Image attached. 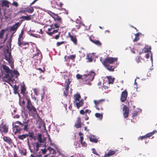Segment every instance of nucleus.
Here are the masks:
<instances>
[{
    "instance_id": "f257e3e1",
    "label": "nucleus",
    "mask_w": 157,
    "mask_h": 157,
    "mask_svg": "<svg viewBox=\"0 0 157 157\" xmlns=\"http://www.w3.org/2000/svg\"><path fill=\"white\" fill-rule=\"evenodd\" d=\"M29 122L30 121L29 120L25 121H23L22 122L18 121L16 122V124H19V126L15 125L13 126V130L15 134H16L17 133H20V132L22 130L28 132L25 134L22 135H18V137H34L33 132L29 130L30 125Z\"/></svg>"
},
{
    "instance_id": "f03ea898",
    "label": "nucleus",
    "mask_w": 157,
    "mask_h": 157,
    "mask_svg": "<svg viewBox=\"0 0 157 157\" xmlns=\"http://www.w3.org/2000/svg\"><path fill=\"white\" fill-rule=\"evenodd\" d=\"M95 74L93 71H91L86 74L83 75V83L85 84L90 85L93 79Z\"/></svg>"
},
{
    "instance_id": "7ed1b4c3",
    "label": "nucleus",
    "mask_w": 157,
    "mask_h": 157,
    "mask_svg": "<svg viewBox=\"0 0 157 157\" xmlns=\"http://www.w3.org/2000/svg\"><path fill=\"white\" fill-rule=\"evenodd\" d=\"M117 58L108 57L104 59L102 57H101L100 60L104 66H106L107 65L111 64L113 63L115 61L117 60Z\"/></svg>"
},
{
    "instance_id": "20e7f679",
    "label": "nucleus",
    "mask_w": 157,
    "mask_h": 157,
    "mask_svg": "<svg viewBox=\"0 0 157 157\" xmlns=\"http://www.w3.org/2000/svg\"><path fill=\"white\" fill-rule=\"evenodd\" d=\"M25 99L27 101L26 104L27 109L29 111L33 112L34 113L36 112V109L32 104L30 98H29L26 96L25 97Z\"/></svg>"
},
{
    "instance_id": "39448f33",
    "label": "nucleus",
    "mask_w": 157,
    "mask_h": 157,
    "mask_svg": "<svg viewBox=\"0 0 157 157\" xmlns=\"http://www.w3.org/2000/svg\"><path fill=\"white\" fill-rule=\"evenodd\" d=\"M105 101L104 99H102L98 100H94V102L95 104V107L98 110H103V106L104 103Z\"/></svg>"
},
{
    "instance_id": "423d86ee",
    "label": "nucleus",
    "mask_w": 157,
    "mask_h": 157,
    "mask_svg": "<svg viewBox=\"0 0 157 157\" xmlns=\"http://www.w3.org/2000/svg\"><path fill=\"white\" fill-rule=\"evenodd\" d=\"M2 67L4 71L6 73V77L7 78L9 77V80H11V78L10 77H13L12 70H11L8 67L4 65H2Z\"/></svg>"
},
{
    "instance_id": "0eeeda50",
    "label": "nucleus",
    "mask_w": 157,
    "mask_h": 157,
    "mask_svg": "<svg viewBox=\"0 0 157 157\" xmlns=\"http://www.w3.org/2000/svg\"><path fill=\"white\" fill-rule=\"evenodd\" d=\"M151 47H150L149 48H144L141 50L139 52V54L140 55H141V54L144 53L145 54L144 56L147 59H148L150 55L149 54V52L151 53Z\"/></svg>"
},
{
    "instance_id": "6e6552de",
    "label": "nucleus",
    "mask_w": 157,
    "mask_h": 157,
    "mask_svg": "<svg viewBox=\"0 0 157 157\" xmlns=\"http://www.w3.org/2000/svg\"><path fill=\"white\" fill-rule=\"evenodd\" d=\"M66 78H67V79L65 81L66 84H65L64 86L65 90L63 92V95L66 97L68 94V91L71 82L70 81L69 79L67 76H66Z\"/></svg>"
},
{
    "instance_id": "1a4fd4ad",
    "label": "nucleus",
    "mask_w": 157,
    "mask_h": 157,
    "mask_svg": "<svg viewBox=\"0 0 157 157\" xmlns=\"http://www.w3.org/2000/svg\"><path fill=\"white\" fill-rule=\"evenodd\" d=\"M6 52L4 54L5 59L10 64L12 63V57L11 56V52H9L8 48L6 50Z\"/></svg>"
},
{
    "instance_id": "9d476101",
    "label": "nucleus",
    "mask_w": 157,
    "mask_h": 157,
    "mask_svg": "<svg viewBox=\"0 0 157 157\" xmlns=\"http://www.w3.org/2000/svg\"><path fill=\"white\" fill-rule=\"evenodd\" d=\"M17 44L18 45L21 47H23V48L25 49L29 47V44L28 42L23 41L21 40H18Z\"/></svg>"
},
{
    "instance_id": "9b49d317",
    "label": "nucleus",
    "mask_w": 157,
    "mask_h": 157,
    "mask_svg": "<svg viewBox=\"0 0 157 157\" xmlns=\"http://www.w3.org/2000/svg\"><path fill=\"white\" fill-rule=\"evenodd\" d=\"M24 21V20H20V21L21 22L20 23V22H17L14 25H13L11 27L10 29V31H14V33H15L21 25V23Z\"/></svg>"
},
{
    "instance_id": "f8f14e48",
    "label": "nucleus",
    "mask_w": 157,
    "mask_h": 157,
    "mask_svg": "<svg viewBox=\"0 0 157 157\" xmlns=\"http://www.w3.org/2000/svg\"><path fill=\"white\" fill-rule=\"evenodd\" d=\"M129 112V109L126 105H124L123 108V116L124 118L128 117Z\"/></svg>"
},
{
    "instance_id": "ddd939ff",
    "label": "nucleus",
    "mask_w": 157,
    "mask_h": 157,
    "mask_svg": "<svg viewBox=\"0 0 157 157\" xmlns=\"http://www.w3.org/2000/svg\"><path fill=\"white\" fill-rule=\"evenodd\" d=\"M8 130V126L3 123L0 124V131L1 132L6 133Z\"/></svg>"
},
{
    "instance_id": "4468645a",
    "label": "nucleus",
    "mask_w": 157,
    "mask_h": 157,
    "mask_svg": "<svg viewBox=\"0 0 157 157\" xmlns=\"http://www.w3.org/2000/svg\"><path fill=\"white\" fill-rule=\"evenodd\" d=\"M128 96V93L126 90L122 91L121 94V101L122 102H124L126 100Z\"/></svg>"
},
{
    "instance_id": "2eb2a0df",
    "label": "nucleus",
    "mask_w": 157,
    "mask_h": 157,
    "mask_svg": "<svg viewBox=\"0 0 157 157\" xmlns=\"http://www.w3.org/2000/svg\"><path fill=\"white\" fill-rule=\"evenodd\" d=\"M42 138H38V140L39 143L40 144H39L38 142L36 143V151H38V148L40 146V145H43L44 144V143L45 141L46 140V138H43V139H42Z\"/></svg>"
},
{
    "instance_id": "dca6fc26",
    "label": "nucleus",
    "mask_w": 157,
    "mask_h": 157,
    "mask_svg": "<svg viewBox=\"0 0 157 157\" xmlns=\"http://www.w3.org/2000/svg\"><path fill=\"white\" fill-rule=\"evenodd\" d=\"M37 137H50L49 135L46 130H45L42 133H37Z\"/></svg>"
},
{
    "instance_id": "f3484780",
    "label": "nucleus",
    "mask_w": 157,
    "mask_h": 157,
    "mask_svg": "<svg viewBox=\"0 0 157 157\" xmlns=\"http://www.w3.org/2000/svg\"><path fill=\"white\" fill-rule=\"evenodd\" d=\"M52 17L55 21L57 22L59 25H60L62 23L61 18L57 14H54V16Z\"/></svg>"
},
{
    "instance_id": "a211bd4d",
    "label": "nucleus",
    "mask_w": 157,
    "mask_h": 157,
    "mask_svg": "<svg viewBox=\"0 0 157 157\" xmlns=\"http://www.w3.org/2000/svg\"><path fill=\"white\" fill-rule=\"evenodd\" d=\"M68 36L70 38L71 40L73 43L75 45L78 44L77 39L76 36L71 35L70 33H68Z\"/></svg>"
},
{
    "instance_id": "6ab92c4d",
    "label": "nucleus",
    "mask_w": 157,
    "mask_h": 157,
    "mask_svg": "<svg viewBox=\"0 0 157 157\" xmlns=\"http://www.w3.org/2000/svg\"><path fill=\"white\" fill-rule=\"evenodd\" d=\"M82 124L81 122V119L80 117H77V121H76L75 126L77 128H78L81 127L82 125Z\"/></svg>"
},
{
    "instance_id": "aec40b11",
    "label": "nucleus",
    "mask_w": 157,
    "mask_h": 157,
    "mask_svg": "<svg viewBox=\"0 0 157 157\" xmlns=\"http://www.w3.org/2000/svg\"><path fill=\"white\" fill-rule=\"evenodd\" d=\"M116 152V151L110 150L107 153L105 154L104 156H102L101 157H109L114 155Z\"/></svg>"
},
{
    "instance_id": "412c9836",
    "label": "nucleus",
    "mask_w": 157,
    "mask_h": 157,
    "mask_svg": "<svg viewBox=\"0 0 157 157\" xmlns=\"http://www.w3.org/2000/svg\"><path fill=\"white\" fill-rule=\"evenodd\" d=\"M75 102L76 106L78 109H79L80 107L82 106L84 103L83 100L82 99L75 101Z\"/></svg>"
},
{
    "instance_id": "4be33fe9",
    "label": "nucleus",
    "mask_w": 157,
    "mask_h": 157,
    "mask_svg": "<svg viewBox=\"0 0 157 157\" xmlns=\"http://www.w3.org/2000/svg\"><path fill=\"white\" fill-rule=\"evenodd\" d=\"M93 39V37H92L91 36L90 37V40L93 43H94L95 44L98 46H100L101 45V43L100 42V41L99 40H94Z\"/></svg>"
},
{
    "instance_id": "5701e85b",
    "label": "nucleus",
    "mask_w": 157,
    "mask_h": 157,
    "mask_svg": "<svg viewBox=\"0 0 157 157\" xmlns=\"http://www.w3.org/2000/svg\"><path fill=\"white\" fill-rule=\"evenodd\" d=\"M108 70L110 71H114L115 67L114 66L111 65L110 64H108L106 66H104Z\"/></svg>"
},
{
    "instance_id": "b1692460",
    "label": "nucleus",
    "mask_w": 157,
    "mask_h": 157,
    "mask_svg": "<svg viewBox=\"0 0 157 157\" xmlns=\"http://www.w3.org/2000/svg\"><path fill=\"white\" fill-rule=\"evenodd\" d=\"M157 131L156 130H155L151 132H150L147 134L146 135L144 136H140V137H150L151 136L155 133Z\"/></svg>"
},
{
    "instance_id": "393cba45",
    "label": "nucleus",
    "mask_w": 157,
    "mask_h": 157,
    "mask_svg": "<svg viewBox=\"0 0 157 157\" xmlns=\"http://www.w3.org/2000/svg\"><path fill=\"white\" fill-rule=\"evenodd\" d=\"M26 12H27L28 13H33L34 11V9L33 7H29L25 8Z\"/></svg>"
},
{
    "instance_id": "a878e982",
    "label": "nucleus",
    "mask_w": 157,
    "mask_h": 157,
    "mask_svg": "<svg viewBox=\"0 0 157 157\" xmlns=\"http://www.w3.org/2000/svg\"><path fill=\"white\" fill-rule=\"evenodd\" d=\"M32 15H28L27 16H22L21 17H20V18H22L24 19V20L26 21H29L31 20V17L32 16Z\"/></svg>"
},
{
    "instance_id": "bb28decb",
    "label": "nucleus",
    "mask_w": 157,
    "mask_h": 157,
    "mask_svg": "<svg viewBox=\"0 0 157 157\" xmlns=\"http://www.w3.org/2000/svg\"><path fill=\"white\" fill-rule=\"evenodd\" d=\"M74 102L77 101L78 100H80V99L81 98V96L79 94H77L74 95Z\"/></svg>"
},
{
    "instance_id": "cd10ccee",
    "label": "nucleus",
    "mask_w": 157,
    "mask_h": 157,
    "mask_svg": "<svg viewBox=\"0 0 157 157\" xmlns=\"http://www.w3.org/2000/svg\"><path fill=\"white\" fill-rule=\"evenodd\" d=\"M107 79L108 81V83L113 84L114 82L115 78H112L111 76H108L107 77Z\"/></svg>"
},
{
    "instance_id": "c85d7f7f",
    "label": "nucleus",
    "mask_w": 157,
    "mask_h": 157,
    "mask_svg": "<svg viewBox=\"0 0 157 157\" xmlns=\"http://www.w3.org/2000/svg\"><path fill=\"white\" fill-rule=\"evenodd\" d=\"M4 140L10 144H12L13 143L10 138H3Z\"/></svg>"
},
{
    "instance_id": "c756f323",
    "label": "nucleus",
    "mask_w": 157,
    "mask_h": 157,
    "mask_svg": "<svg viewBox=\"0 0 157 157\" xmlns=\"http://www.w3.org/2000/svg\"><path fill=\"white\" fill-rule=\"evenodd\" d=\"M26 88L25 87V85L24 84L22 86L21 88V93L24 95L25 94V91H26Z\"/></svg>"
},
{
    "instance_id": "7c9ffc66",
    "label": "nucleus",
    "mask_w": 157,
    "mask_h": 157,
    "mask_svg": "<svg viewBox=\"0 0 157 157\" xmlns=\"http://www.w3.org/2000/svg\"><path fill=\"white\" fill-rule=\"evenodd\" d=\"M86 59L88 60V61L90 62H92L93 60L92 55L91 54H89L87 55Z\"/></svg>"
},
{
    "instance_id": "2f4dec72",
    "label": "nucleus",
    "mask_w": 157,
    "mask_h": 157,
    "mask_svg": "<svg viewBox=\"0 0 157 157\" xmlns=\"http://www.w3.org/2000/svg\"><path fill=\"white\" fill-rule=\"evenodd\" d=\"M14 93L15 94H18V90L19 89V86L17 85H14L13 87Z\"/></svg>"
},
{
    "instance_id": "473e14b6",
    "label": "nucleus",
    "mask_w": 157,
    "mask_h": 157,
    "mask_svg": "<svg viewBox=\"0 0 157 157\" xmlns=\"http://www.w3.org/2000/svg\"><path fill=\"white\" fill-rule=\"evenodd\" d=\"M7 30V29H2L0 32V39H2L3 38V35L6 31Z\"/></svg>"
},
{
    "instance_id": "72a5a7b5",
    "label": "nucleus",
    "mask_w": 157,
    "mask_h": 157,
    "mask_svg": "<svg viewBox=\"0 0 157 157\" xmlns=\"http://www.w3.org/2000/svg\"><path fill=\"white\" fill-rule=\"evenodd\" d=\"M58 29H54L52 31L47 32V33L49 36H51L53 34L57 33L58 32Z\"/></svg>"
},
{
    "instance_id": "f704fd0d",
    "label": "nucleus",
    "mask_w": 157,
    "mask_h": 157,
    "mask_svg": "<svg viewBox=\"0 0 157 157\" xmlns=\"http://www.w3.org/2000/svg\"><path fill=\"white\" fill-rule=\"evenodd\" d=\"M47 150L49 151V153L51 154H54L56 153L54 149L51 147H48L47 148Z\"/></svg>"
},
{
    "instance_id": "c9c22d12",
    "label": "nucleus",
    "mask_w": 157,
    "mask_h": 157,
    "mask_svg": "<svg viewBox=\"0 0 157 157\" xmlns=\"http://www.w3.org/2000/svg\"><path fill=\"white\" fill-rule=\"evenodd\" d=\"M81 24H80L76 23V24L75 25V27L73 28L72 29V30L73 31H77L76 29L78 30L80 27Z\"/></svg>"
},
{
    "instance_id": "e433bc0d",
    "label": "nucleus",
    "mask_w": 157,
    "mask_h": 157,
    "mask_svg": "<svg viewBox=\"0 0 157 157\" xmlns=\"http://www.w3.org/2000/svg\"><path fill=\"white\" fill-rule=\"evenodd\" d=\"M2 6H5L8 7H9V2L7 1H3L2 3Z\"/></svg>"
},
{
    "instance_id": "4c0bfd02",
    "label": "nucleus",
    "mask_w": 157,
    "mask_h": 157,
    "mask_svg": "<svg viewBox=\"0 0 157 157\" xmlns=\"http://www.w3.org/2000/svg\"><path fill=\"white\" fill-rule=\"evenodd\" d=\"M19 153L22 155H26V151L25 149H22L19 150Z\"/></svg>"
},
{
    "instance_id": "58836bf2",
    "label": "nucleus",
    "mask_w": 157,
    "mask_h": 157,
    "mask_svg": "<svg viewBox=\"0 0 157 157\" xmlns=\"http://www.w3.org/2000/svg\"><path fill=\"white\" fill-rule=\"evenodd\" d=\"M84 138H80V142L82 147H86L87 145L85 142H83Z\"/></svg>"
},
{
    "instance_id": "ea45409f",
    "label": "nucleus",
    "mask_w": 157,
    "mask_h": 157,
    "mask_svg": "<svg viewBox=\"0 0 157 157\" xmlns=\"http://www.w3.org/2000/svg\"><path fill=\"white\" fill-rule=\"evenodd\" d=\"M95 116L96 117L99 118L101 120L103 116L102 114H101L99 113H96L95 114Z\"/></svg>"
},
{
    "instance_id": "a19ab883",
    "label": "nucleus",
    "mask_w": 157,
    "mask_h": 157,
    "mask_svg": "<svg viewBox=\"0 0 157 157\" xmlns=\"http://www.w3.org/2000/svg\"><path fill=\"white\" fill-rule=\"evenodd\" d=\"M24 33V31L23 30H21L20 34L19 35V37L18 38V40H21V38L22 37V36Z\"/></svg>"
},
{
    "instance_id": "79ce46f5",
    "label": "nucleus",
    "mask_w": 157,
    "mask_h": 157,
    "mask_svg": "<svg viewBox=\"0 0 157 157\" xmlns=\"http://www.w3.org/2000/svg\"><path fill=\"white\" fill-rule=\"evenodd\" d=\"M76 57V55L75 54L71 55L69 56H67V58L68 59L74 60Z\"/></svg>"
},
{
    "instance_id": "37998d69",
    "label": "nucleus",
    "mask_w": 157,
    "mask_h": 157,
    "mask_svg": "<svg viewBox=\"0 0 157 157\" xmlns=\"http://www.w3.org/2000/svg\"><path fill=\"white\" fill-rule=\"evenodd\" d=\"M83 75H81L79 74H77L76 75V77L77 79H81L83 81Z\"/></svg>"
},
{
    "instance_id": "c03bdc74",
    "label": "nucleus",
    "mask_w": 157,
    "mask_h": 157,
    "mask_svg": "<svg viewBox=\"0 0 157 157\" xmlns=\"http://www.w3.org/2000/svg\"><path fill=\"white\" fill-rule=\"evenodd\" d=\"M90 140L93 143H97L98 142V140L96 138H89Z\"/></svg>"
},
{
    "instance_id": "a18cd8bd",
    "label": "nucleus",
    "mask_w": 157,
    "mask_h": 157,
    "mask_svg": "<svg viewBox=\"0 0 157 157\" xmlns=\"http://www.w3.org/2000/svg\"><path fill=\"white\" fill-rule=\"evenodd\" d=\"M25 8H24L21 10H20L17 12V13L18 14L21 13H26V11H25Z\"/></svg>"
},
{
    "instance_id": "49530a36",
    "label": "nucleus",
    "mask_w": 157,
    "mask_h": 157,
    "mask_svg": "<svg viewBox=\"0 0 157 157\" xmlns=\"http://www.w3.org/2000/svg\"><path fill=\"white\" fill-rule=\"evenodd\" d=\"M34 93L35 95L37 96L38 94V90L36 88H35L33 89Z\"/></svg>"
},
{
    "instance_id": "de8ad7c7",
    "label": "nucleus",
    "mask_w": 157,
    "mask_h": 157,
    "mask_svg": "<svg viewBox=\"0 0 157 157\" xmlns=\"http://www.w3.org/2000/svg\"><path fill=\"white\" fill-rule=\"evenodd\" d=\"M92 152L95 155H96L97 156H100L97 153V151L95 148H92Z\"/></svg>"
},
{
    "instance_id": "09e8293b",
    "label": "nucleus",
    "mask_w": 157,
    "mask_h": 157,
    "mask_svg": "<svg viewBox=\"0 0 157 157\" xmlns=\"http://www.w3.org/2000/svg\"><path fill=\"white\" fill-rule=\"evenodd\" d=\"M138 112L136 111H134L132 113V117L134 119L137 115Z\"/></svg>"
},
{
    "instance_id": "8fccbe9b",
    "label": "nucleus",
    "mask_w": 157,
    "mask_h": 157,
    "mask_svg": "<svg viewBox=\"0 0 157 157\" xmlns=\"http://www.w3.org/2000/svg\"><path fill=\"white\" fill-rule=\"evenodd\" d=\"M65 43H66V42L65 41H62L60 42H57V43H56V45L57 46H59L60 45H61L63 44H64Z\"/></svg>"
},
{
    "instance_id": "3c124183",
    "label": "nucleus",
    "mask_w": 157,
    "mask_h": 157,
    "mask_svg": "<svg viewBox=\"0 0 157 157\" xmlns=\"http://www.w3.org/2000/svg\"><path fill=\"white\" fill-rule=\"evenodd\" d=\"M39 55H40L41 56H42V55L41 54L40 51H39L36 53L33 54V57H35V56H38Z\"/></svg>"
},
{
    "instance_id": "603ef678",
    "label": "nucleus",
    "mask_w": 157,
    "mask_h": 157,
    "mask_svg": "<svg viewBox=\"0 0 157 157\" xmlns=\"http://www.w3.org/2000/svg\"><path fill=\"white\" fill-rule=\"evenodd\" d=\"M37 69L39 70L40 72L42 73H44L45 70L44 67H43V69H41V68H37Z\"/></svg>"
},
{
    "instance_id": "864d4df0",
    "label": "nucleus",
    "mask_w": 157,
    "mask_h": 157,
    "mask_svg": "<svg viewBox=\"0 0 157 157\" xmlns=\"http://www.w3.org/2000/svg\"><path fill=\"white\" fill-rule=\"evenodd\" d=\"M60 33L59 32L58 34L56 35L55 37H53V38L56 40L58 39L59 37Z\"/></svg>"
},
{
    "instance_id": "5fc2aeb1",
    "label": "nucleus",
    "mask_w": 157,
    "mask_h": 157,
    "mask_svg": "<svg viewBox=\"0 0 157 157\" xmlns=\"http://www.w3.org/2000/svg\"><path fill=\"white\" fill-rule=\"evenodd\" d=\"M13 74H14L16 75L19 76V73L18 71L17 70H13Z\"/></svg>"
},
{
    "instance_id": "6e6d98bb",
    "label": "nucleus",
    "mask_w": 157,
    "mask_h": 157,
    "mask_svg": "<svg viewBox=\"0 0 157 157\" xmlns=\"http://www.w3.org/2000/svg\"><path fill=\"white\" fill-rule=\"evenodd\" d=\"M139 39V37L135 36V38L134 39L133 41L134 42L137 41Z\"/></svg>"
},
{
    "instance_id": "4d7b16f0",
    "label": "nucleus",
    "mask_w": 157,
    "mask_h": 157,
    "mask_svg": "<svg viewBox=\"0 0 157 157\" xmlns=\"http://www.w3.org/2000/svg\"><path fill=\"white\" fill-rule=\"evenodd\" d=\"M41 150L42 151V153L44 154H45L46 153V152L48 151L47 150V149H41Z\"/></svg>"
},
{
    "instance_id": "13d9d810",
    "label": "nucleus",
    "mask_w": 157,
    "mask_h": 157,
    "mask_svg": "<svg viewBox=\"0 0 157 157\" xmlns=\"http://www.w3.org/2000/svg\"><path fill=\"white\" fill-rule=\"evenodd\" d=\"M12 5L16 7L17 6H18V3L16 2H13Z\"/></svg>"
},
{
    "instance_id": "bf43d9fd",
    "label": "nucleus",
    "mask_w": 157,
    "mask_h": 157,
    "mask_svg": "<svg viewBox=\"0 0 157 157\" xmlns=\"http://www.w3.org/2000/svg\"><path fill=\"white\" fill-rule=\"evenodd\" d=\"M80 113L82 115H84L85 113V112L83 109H82L80 111Z\"/></svg>"
},
{
    "instance_id": "052dcab7",
    "label": "nucleus",
    "mask_w": 157,
    "mask_h": 157,
    "mask_svg": "<svg viewBox=\"0 0 157 157\" xmlns=\"http://www.w3.org/2000/svg\"><path fill=\"white\" fill-rule=\"evenodd\" d=\"M91 111L88 109H87L85 110V113H88L89 114L91 112Z\"/></svg>"
},
{
    "instance_id": "680f3d73",
    "label": "nucleus",
    "mask_w": 157,
    "mask_h": 157,
    "mask_svg": "<svg viewBox=\"0 0 157 157\" xmlns=\"http://www.w3.org/2000/svg\"><path fill=\"white\" fill-rule=\"evenodd\" d=\"M20 117V116L19 115H14L13 117L14 118H18Z\"/></svg>"
},
{
    "instance_id": "e2e57ef3",
    "label": "nucleus",
    "mask_w": 157,
    "mask_h": 157,
    "mask_svg": "<svg viewBox=\"0 0 157 157\" xmlns=\"http://www.w3.org/2000/svg\"><path fill=\"white\" fill-rule=\"evenodd\" d=\"M54 29L52 27V26H51V28H48V31L47 32H51V31L52 30V29Z\"/></svg>"
},
{
    "instance_id": "0e129e2a",
    "label": "nucleus",
    "mask_w": 157,
    "mask_h": 157,
    "mask_svg": "<svg viewBox=\"0 0 157 157\" xmlns=\"http://www.w3.org/2000/svg\"><path fill=\"white\" fill-rule=\"evenodd\" d=\"M59 25L58 23H55L54 24V26H55V27L56 28H58L59 27Z\"/></svg>"
},
{
    "instance_id": "69168bd1",
    "label": "nucleus",
    "mask_w": 157,
    "mask_h": 157,
    "mask_svg": "<svg viewBox=\"0 0 157 157\" xmlns=\"http://www.w3.org/2000/svg\"><path fill=\"white\" fill-rule=\"evenodd\" d=\"M79 135L80 137H83V133H82L79 132Z\"/></svg>"
},
{
    "instance_id": "338daca9",
    "label": "nucleus",
    "mask_w": 157,
    "mask_h": 157,
    "mask_svg": "<svg viewBox=\"0 0 157 157\" xmlns=\"http://www.w3.org/2000/svg\"><path fill=\"white\" fill-rule=\"evenodd\" d=\"M18 94V95L19 96V103H20V105H21V104L20 103V101H21V95H20V94H19L18 93V94Z\"/></svg>"
},
{
    "instance_id": "774afa93",
    "label": "nucleus",
    "mask_w": 157,
    "mask_h": 157,
    "mask_svg": "<svg viewBox=\"0 0 157 157\" xmlns=\"http://www.w3.org/2000/svg\"><path fill=\"white\" fill-rule=\"evenodd\" d=\"M38 0H34L30 4V6L33 5L35 2H36Z\"/></svg>"
}]
</instances>
